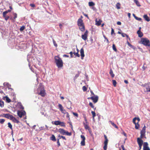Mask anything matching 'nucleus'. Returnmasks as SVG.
Masks as SVG:
<instances>
[{"label":"nucleus","instance_id":"5fc2aeb1","mask_svg":"<svg viewBox=\"0 0 150 150\" xmlns=\"http://www.w3.org/2000/svg\"><path fill=\"white\" fill-rule=\"evenodd\" d=\"M107 148V145H104L103 147V149L104 150H106Z\"/></svg>","mask_w":150,"mask_h":150},{"label":"nucleus","instance_id":"ddd939ff","mask_svg":"<svg viewBox=\"0 0 150 150\" xmlns=\"http://www.w3.org/2000/svg\"><path fill=\"white\" fill-rule=\"evenodd\" d=\"M77 24L78 26L84 25L83 21L81 19H79L77 21Z\"/></svg>","mask_w":150,"mask_h":150},{"label":"nucleus","instance_id":"e433bc0d","mask_svg":"<svg viewBox=\"0 0 150 150\" xmlns=\"http://www.w3.org/2000/svg\"><path fill=\"white\" fill-rule=\"evenodd\" d=\"M52 41H53V42L54 45L56 47H57V45L55 41L54 40V39H53Z\"/></svg>","mask_w":150,"mask_h":150},{"label":"nucleus","instance_id":"2f4dec72","mask_svg":"<svg viewBox=\"0 0 150 150\" xmlns=\"http://www.w3.org/2000/svg\"><path fill=\"white\" fill-rule=\"evenodd\" d=\"M8 127L11 129V130H12V126L11 125V123L10 122H8Z\"/></svg>","mask_w":150,"mask_h":150},{"label":"nucleus","instance_id":"f257e3e1","mask_svg":"<svg viewBox=\"0 0 150 150\" xmlns=\"http://www.w3.org/2000/svg\"><path fill=\"white\" fill-rule=\"evenodd\" d=\"M55 62L58 68H61L63 66V62L62 59L58 56H56L54 57Z\"/></svg>","mask_w":150,"mask_h":150},{"label":"nucleus","instance_id":"39448f33","mask_svg":"<svg viewBox=\"0 0 150 150\" xmlns=\"http://www.w3.org/2000/svg\"><path fill=\"white\" fill-rule=\"evenodd\" d=\"M150 84V83H145L144 84H143L142 85V86L143 87H144L146 88L147 92H149V90L150 89V87L149 86Z\"/></svg>","mask_w":150,"mask_h":150},{"label":"nucleus","instance_id":"a878e982","mask_svg":"<svg viewBox=\"0 0 150 150\" xmlns=\"http://www.w3.org/2000/svg\"><path fill=\"white\" fill-rule=\"evenodd\" d=\"M134 2L138 6H141L139 2L137 0H134Z\"/></svg>","mask_w":150,"mask_h":150},{"label":"nucleus","instance_id":"423d86ee","mask_svg":"<svg viewBox=\"0 0 150 150\" xmlns=\"http://www.w3.org/2000/svg\"><path fill=\"white\" fill-rule=\"evenodd\" d=\"M25 112L24 111H18L17 114L19 117L21 118L22 116L24 115L25 114Z\"/></svg>","mask_w":150,"mask_h":150},{"label":"nucleus","instance_id":"5701e85b","mask_svg":"<svg viewBox=\"0 0 150 150\" xmlns=\"http://www.w3.org/2000/svg\"><path fill=\"white\" fill-rule=\"evenodd\" d=\"M143 17L145 20L148 22L150 21V19L147 15H144L143 16Z\"/></svg>","mask_w":150,"mask_h":150},{"label":"nucleus","instance_id":"864d4df0","mask_svg":"<svg viewBox=\"0 0 150 150\" xmlns=\"http://www.w3.org/2000/svg\"><path fill=\"white\" fill-rule=\"evenodd\" d=\"M57 144L58 147H59L60 145V142H59V139H57Z\"/></svg>","mask_w":150,"mask_h":150},{"label":"nucleus","instance_id":"7ed1b4c3","mask_svg":"<svg viewBox=\"0 0 150 150\" xmlns=\"http://www.w3.org/2000/svg\"><path fill=\"white\" fill-rule=\"evenodd\" d=\"M59 132L63 135H66L67 136H71V133L69 132L68 131L62 129H59Z\"/></svg>","mask_w":150,"mask_h":150},{"label":"nucleus","instance_id":"aec40b11","mask_svg":"<svg viewBox=\"0 0 150 150\" xmlns=\"http://www.w3.org/2000/svg\"><path fill=\"white\" fill-rule=\"evenodd\" d=\"M52 123L53 124H54L55 125H60V123H61V122L59 121H56L54 122H52Z\"/></svg>","mask_w":150,"mask_h":150},{"label":"nucleus","instance_id":"a211bd4d","mask_svg":"<svg viewBox=\"0 0 150 150\" xmlns=\"http://www.w3.org/2000/svg\"><path fill=\"white\" fill-rule=\"evenodd\" d=\"M11 120H12L14 122L16 123H18L19 122V121L18 120H17L16 118L14 117L13 116Z\"/></svg>","mask_w":150,"mask_h":150},{"label":"nucleus","instance_id":"de8ad7c7","mask_svg":"<svg viewBox=\"0 0 150 150\" xmlns=\"http://www.w3.org/2000/svg\"><path fill=\"white\" fill-rule=\"evenodd\" d=\"M59 138H62L63 139H64L65 140H66V138H65V137H64L63 136H60V135H59Z\"/></svg>","mask_w":150,"mask_h":150},{"label":"nucleus","instance_id":"6e6552de","mask_svg":"<svg viewBox=\"0 0 150 150\" xmlns=\"http://www.w3.org/2000/svg\"><path fill=\"white\" fill-rule=\"evenodd\" d=\"M88 31L86 30L83 35H82L81 36V38L83 39L84 40H86L87 39V34Z\"/></svg>","mask_w":150,"mask_h":150},{"label":"nucleus","instance_id":"9d476101","mask_svg":"<svg viewBox=\"0 0 150 150\" xmlns=\"http://www.w3.org/2000/svg\"><path fill=\"white\" fill-rule=\"evenodd\" d=\"M143 150H150L147 142H144L143 145Z\"/></svg>","mask_w":150,"mask_h":150},{"label":"nucleus","instance_id":"09e8293b","mask_svg":"<svg viewBox=\"0 0 150 150\" xmlns=\"http://www.w3.org/2000/svg\"><path fill=\"white\" fill-rule=\"evenodd\" d=\"M60 125L64 127L65 126V124L64 122H61V123H60V125Z\"/></svg>","mask_w":150,"mask_h":150},{"label":"nucleus","instance_id":"37998d69","mask_svg":"<svg viewBox=\"0 0 150 150\" xmlns=\"http://www.w3.org/2000/svg\"><path fill=\"white\" fill-rule=\"evenodd\" d=\"M11 11L10 10H8L7 11H5L3 12V14L5 15V14H7L8 12H10Z\"/></svg>","mask_w":150,"mask_h":150},{"label":"nucleus","instance_id":"3c124183","mask_svg":"<svg viewBox=\"0 0 150 150\" xmlns=\"http://www.w3.org/2000/svg\"><path fill=\"white\" fill-rule=\"evenodd\" d=\"M136 119L137 117H135L133 120V122L134 124L137 123V122H135L136 120Z\"/></svg>","mask_w":150,"mask_h":150},{"label":"nucleus","instance_id":"f8f14e48","mask_svg":"<svg viewBox=\"0 0 150 150\" xmlns=\"http://www.w3.org/2000/svg\"><path fill=\"white\" fill-rule=\"evenodd\" d=\"M96 22V25L97 26H99L101 24V23L102 22V21L101 19H99L98 21V19L96 18L95 20Z\"/></svg>","mask_w":150,"mask_h":150},{"label":"nucleus","instance_id":"473e14b6","mask_svg":"<svg viewBox=\"0 0 150 150\" xmlns=\"http://www.w3.org/2000/svg\"><path fill=\"white\" fill-rule=\"evenodd\" d=\"M89 105L92 108H94V110L96 109V108H94V106L92 103L90 102L89 103Z\"/></svg>","mask_w":150,"mask_h":150},{"label":"nucleus","instance_id":"bb28decb","mask_svg":"<svg viewBox=\"0 0 150 150\" xmlns=\"http://www.w3.org/2000/svg\"><path fill=\"white\" fill-rule=\"evenodd\" d=\"M6 14H5V15H4L3 14V17L5 18V19L7 21L9 18V16H6Z\"/></svg>","mask_w":150,"mask_h":150},{"label":"nucleus","instance_id":"2eb2a0df","mask_svg":"<svg viewBox=\"0 0 150 150\" xmlns=\"http://www.w3.org/2000/svg\"><path fill=\"white\" fill-rule=\"evenodd\" d=\"M84 50L83 48H81L80 50V53H81V59H83L84 57Z\"/></svg>","mask_w":150,"mask_h":150},{"label":"nucleus","instance_id":"8fccbe9b","mask_svg":"<svg viewBox=\"0 0 150 150\" xmlns=\"http://www.w3.org/2000/svg\"><path fill=\"white\" fill-rule=\"evenodd\" d=\"M108 140H105L104 142V145H107L108 143Z\"/></svg>","mask_w":150,"mask_h":150},{"label":"nucleus","instance_id":"dca6fc26","mask_svg":"<svg viewBox=\"0 0 150 150\" xmlns=\"http://www.w3.org/2000/svg\"><path fill=\"white\" fill-rule=\"evenodd\" d=\"M3 99L4 100H6V102L8 103H9L11 102V99L7 96H6L3 97Z\"/></svg>","mask_w":150,"mask_h":150},{"label":"nucleus","instance_id":"49530a36","mask_svg":"<svg viewBox=\"0 0 150 150\" xmlns=\"http://www.w3.org/2000/svg\"><path fill=\"white\" fill-rule=\"evenodd\" d=\"M13 15L14 16V18L15 19L17 17V14L16 13H14Z\"/></svg>","mask_w":150,"mask_h":150},{"label":"nucleus","instance_id":"a18cd8bd","mask_svg":"<svg viewBox=\"0 0 150 150\" xmlns=\"http://www.w3.org/2000/svg\"><path fill=\"white\" fill-rule=\"evenodd\" d=\"M25 28V27L24 26H21L20 29V30L21 31H23Z\"/></svg>","mask_w":150,"mask_h":150},{"label":"nucleus","instance_id":"f704fd0d","mask_svg":"<svg viewBox=\"0 0 150 150\" xmlns=\"http://www.w3.org/2000/svg\"><path fill=\"white\" fill-rule=\"evenodd\" d=\"M143 138H146V137H145V134H141L140 138L142 139Z\"/></svg>","mask_w":150,"mask_h":150},{"label":"nucleus","instance_id":"ea45409f","mask_svg":"<svg viewBox=\"0 0 150 150\" xmlns=\"http://www.w3.org/2000/svg\"><path fill=\"white\" fill-rule=\"evenodd\" d=\"M135 125V128L136 129H138L139 127V125L138 124V123L137 124L136 123L135 124H134Z\"/></svg>","mask_w":150,"mask_h":150},{"label":"nucleus","instance_id":"f03ea898","mask_svg":"<svg viewBox=\"0 0 150 150\" xmlns=\"http://www.w3.org/2000/svg\"><path fill=\"white\" fill-rule=\"evenodd\" d=\"M140 43L146 46H150V42L149 40L146 38H141Z\"/></svg>","mask_w":150,"mask_h":150},{"label":"nucleus","instance_id":"680f3d73","mask_svg":"<svg viewBox=\"0 0 150 150\" xmlns=\"http://www.w3.org/2000/svg\"><path fill=\"white\" fill-rule=\"evenodd\" d=\"M145 132H146V131L142 130L141 131L140 134H145Z\"/></svg>","mask_w":150,"mask_h":150},{"label":"nucleus","instance_id":"6ab92c4d","mask_svg":"<svg viewBox=\"0 0 150 150\" xmlns=\"http://www.w3.org/2000/svg\"><path fill=\"white\" fill-rule=\"evenodd\" d=\"M79 27V28L80 30L82 31L83 32L85 30V26L84 25H81V26H78Z\"/></svg>","mask_w":150,"mask_h":150},{"label":"nucleus","instance_id":"c9c22d12","mask_svg":"<svg viewBox=\"0 0 150 150\" xmlns=\"http://www.w3.org/2000/svg\"><path fill=\"white\" fill-rule=\"evenodd\" d=\"M112 49L113 50L115 51L116 52L117 51V50L116 48V47L115 46V45L114 44H113L112 45Z\"/></svg>","mask_w":150,"mask_h":150},{"label":"nucleus","instance_id":"1a4fd4ad","mask_svg":"<svg viewBox=\"0 0 150 150\" xmlns=\"http://www.w3.org/2000/svg\"><path fill=\"white\" fill-rule=\"evenodd\" d=\"M81 137L82 139V140L81 141V146H84L85 145V137L83 135H81Z\"/></svg>","mask_w":150,"mask_h":150},{"label":"nucleus","instance_id":"6e6d98bb","mask_svg":"<svg viewBox=\"0 0 150 150\" xmlns=\"http://www.w3.org/2000/svg\"><path fill=\"white\" fill-rule=\"evenodd\" d=\"M73 114L76 117H78V115L77 113L73 112Z\"/></svg>","mask_w":150,"mask_h":150},{"label":"nucleus","instance_id":"4be33fe9","mask_svg":"<svg viewBox=\"0 0 150 150\" xmlns=\"http://www.w3.org/2000/svg\"><path fill=\"white\" fill-rule=\"evenodd\" d=\"M137 33L138 35V36L139 37L141 38L143 36V34L142 32L141 31L138 30Z\"/></svg>","mask_w":150,"mask_h":150},{"label":"nucleus","instance_id":"20e7f679","mask_svg":"<svg viewBox=\"0 0 150 150\" xmlns=\"http://www.w3.org/2000/svg\"><path fill=\"white\" fill-rule=\"evenodd\" d=\"M88 99H91L94 103H96L98 101V96H95L88 98Z\"/></svg>","mask_w":150,"mask_h":150},{"label":"nucleus","instance_id":"58836bf2","mask_svg":"<svg viewBox=\"0 0 150 150\" xmlns=\"http://www.w3.org/2000/svg\"><path fill=\"white\" fill-rule=\"evenodd\" d=\"M91 113L93 117H95L96 116V114L95 112L93 111H92L91 112Z\"/></svg>","mask_w":150,"mask_h":150},{"label":"nucleus","instance_id":"13d9d810","mask_svg":"<svg viewBox=\"0 0 150 150\" xmlns=\"http://www.w3.org/2000/svg\"><path fill=\"white\" fill-rule=\"evenodd\" d=\"M142 130L146 131V126L145 125L143 127Z\"/></svg>","mask_w":150,"mask_h":150},{"label":"nucleus","instance_id":"f3484780","mask_svg":"<svg viewBox=\"0 0 150 150\" xmlns=\"http://www.w3.org/2000/svg\"><path fill=\"white\" fill-rule=\"evenodd\" d=\"M137 142L138 144L142 145L143 144V141L139 138H137Z\"/></svg>","mask_w":150,"mask_h":150},{"label":"nucleus","instance_id":"e2e57ef3","mask_svg":"<svg viewBox=\"0 0 150 150\" xmlns=\"http://www.w3.org/2000/svg\"><path fill=\"white\" fill-rule=\"evenodd\" d=\"M83 15H84V16H85L88 19H89V17H88V15L87 14H85V13H84L83 14Z\"/></svg>","mask_w":150,"mask_h":150},{"label":"nucleus","instance_id":"9b49d317","mask_svg":"<svg viewBox=\"0 0 150 150\" xmlns=\"http://www.w3.org/2000/svg\"><path fill=\"white\" fill-rule=\"evenodd\" d=\"M45 91L44 89L41 90L40 92L38 93L39 95L43 97L45 96Z\"/></svg>","mask_w":150,"mask_h":150},{"label":"nucleus","instance_id":"412c9836","mask_svg":"<svg viewBox=\"0 0 150 150\" xmlns=\"http://www.w3.org/2000/svg\"><path fill=\"white\" fill-rule=\"evenodd\" d=\"M83 124L84 126L85 127V128L86 129H89V127L88 126V122H87V123H86V122H83Z\"/></svg>","mask_w":150,"mask_h":150},{"label":"nucleus","instance_id":"cd10ccee","mask_svg":"<svg viewBox=\"0 0 150 150\" xmlns=\"http://www.w3.org/2000/svg\"><path fill=\"white\" fill-rule=\"evenodd\" d=\"M4 102L1 100H0V106L1 107L4 106Z\"/></svg>","mask_w":150,"mask_h":150},{"label":"nucleus","instance_id":"b1692460","mask_svg":"<svg viewBox=\"0 0 150 150\" xmlns=\"http://www.w3.org/2000/svg\"><path fill=\"white\" fill-rule=\"evenodd\" d=\"M50 140L54 142H55L56 141L55 137L54 135L53 134L52 135L51 137H50Z\"/></svg>","mask_w":150,"mask_h":150},{"label":"nucleus","instance_id":"4468645a","mask_svg":"<svg viewBox=\"0 0 150 150\" xmlns=\"http://www.w3.org/2000/svg\"><path fill=\"white\" fill-rule=\"evenodd\" d=\"M4 117L8 119H10V120H11L12 117L13 116L12 115H10L9 114H4Z\"/></svg>","mask_w":150,"mask_h":150},{"label":"nucleus","instance_id":"603ef678","mask_svg":"<svg viewBox=\"0 0 150 150\" xmlns=\"http://www.w3.org/2000/svg\"><path fill=\"white\" fill-rule=\"evenodd\" d=\"M103 37H104V38L106 40L107 43H109V42L108 39H107V38L105 35H104Z\"/></svg>","mask_w":150,"mask_h":150},{"label":"nucleus","instance_id":"052dcab7","mask_svg":"<svg viewBox=\"0 0 150 150\" xmlns=\"http://www.w3.org/2000/svg\"><path fill=\"white\" fill-rule=\"evenodd\" d=\"M136 120H137V124L138 123L139 121H140V119L139 117H138V118L137 117Z\"/></svg>","mask_w":150,"mask_h":150},{"label":"nucleus","instance_id":"c756f323","mask_svg":"<svg viewBox=\"0 0 150 150\" xmlns=\"http://www.w3.org/2000/svg\"><path fill=\"white\" fill-rule=\"evenodd\" d=\"M120 4L119 3H117L116 4V7L118 9H120Z\"/></svg>","mask_w":150,"mask_h":150},{"label":"nucleus","instance_id":"7c9ffc66","mask_svg":"<svg viewBox=\"0 0 150 150\" xmlns=\"http://www.w3.org/2000/svg\"><path fill=\"white\" fill-rule=\"evenodd\" d=\"M89 6H94L95 5V4L93 2L91 1L89 2L88 3Z\"/></svg>","mask_w":150,"mask_h":150},{"label":"nucleus","instance_id":"c03bdc74","mask_svg":"<svg viewBox=\"0 0 150 150\" xmlns=\"http://www.w3.org/2000/svg\"><path fill=\"white\" fill-rule=\"evenodd\" d=\"M74 55L76 56H77L78 57H80V55L79 54L78 52L76 53L74 52Z\"/></svg>","mask_w":150,"mask_h":150},{"label":"nucleus","instance_id":"0e129e2a","mask_svg":"<svg viewBox=\"0 0 150 150\" xmlns=\"http://www.w3.org/2000/svg\"><path fill=\"white\" fill-rule=\"evenodd\" d=\"M114 33V29L112 28H111V34L112 35Z\"/></svg>","mask_w":150,"mask_h":150},{"label":"nucleus","instance_id":"393cba45","mask_svg":"<svg viewBox=\"0 0 150 150\" xmlns=\"http://www.w3.org/2000/svg\"><path fill=\"white\" fill-rule=\"evenodd\" d=\"M109 74L112 77H114L115 75L113 73V71L111 69L110 70Z\"/></svg>","mask_w":150,"mask_h":150},{"label":"nucleus","instance_id":"0eeeda50","mask_svg":"<svg viewBox=\"0 0 150 150\" xmlns=\"http://www.w3.org/2000/svg\"><path fill=\"white\" fill-rule=\"evenodd\" d=\"M58 107H59V108L60 110V111L62 112V113L64 114H66V112H66L65 110L64 109V108L62 106V105L61 104H59L58 105Z\"/></svg>","mask_w":150,"mask_h":150},{"label":"nucleus","instance_id":"69168bd1","mask_svg":"<svg viewBox=\"0 0 150 150\" xmlns=\"http://www.w3.org/2000/svg\"><path fill=\"white\" fill-rule=\"evenodd\" d=\"M127 43L128 44V45L130 47H131L132 46V45L129 42L127 41Z\"/></svg>","mask_w":150,"mask_h":150},{"label":"nucleus","instance_id":"79ce46f5","mask_svg":"<svg viewBox=\"0 0 150 150\" xmlns=\"http://www.w3.org/2000/svg\"><path fill=\"white\" fill-rule=\"evenodd\" d=\"M82 89L83 91H86L87 90V88L85 86H84L83 87Z\"/></svg>","mask_w":150,"mask_h":150},{"label":"nucleus","instance_id":"774afa93","mask_svg":"<svg viewBox=\"0 0 150 150\" xmlns=\"http://www.w3.org/2000/svg\"><path fill=\"white\" fill-rule=\"evenodd\" d=\"M84 120L85 121V122H86V123H87V119H86V116H84Z\"/></svg>","mask_w":150,"mask_h":150},{"label":"nucleus","instance_id":"bf43d9fd","mask_svg":"<svg viewBox=\"0 0 150 150\" xmlns=\"http://www.w3.org/2000/svg\"><path fill=\"white\" fill-rule=\"evenodd\" d=\"M30 6H31V7H34L35 6V5L34 4H30Z\"/></svg>","mask_w":150,"mask_h":150},{"label":"nucleus","instance_id":"338daca9","mask_svg":"<svg viewBox=\"0 0 150 150\" xmlns=\"http://www.w3.org/2000/svg\"><path fill=\"white\" fill-rule=\"evenodd\" d=\"M65 114H67V117L68 118H69V115L68 113V112H67Z\"/></svg>","mask_w":150,"mask_h":150},{"label":"nucleus","instance_id":"c85d7f7f","mask_svg":"<svg viewBox=\"0 0 150 150\" xmlns=\"http://www.w3.org/2000/svg\"><path fill=\"white\" fill-rule=\"evenodd\" d=\"M109 122H110L111 123V124L114 127L116 128H118L117 126L114 123H113L111 121H109Z\"/></svg>","mask_w":150,"mask_h":150},{"label":"nucleus","instance_id":"a19ab883","mask_svg":"<svg viewBox=\"0 0 150 150\" xmlns=\"http://www.w3.org/2000/svg\"><path fill=\"white\" fill-rule=\"evenodd\" d=\"M135 18L136 20L139 21H141L142 20V18H141L138 17L137 16H135Z\"/></svg>","mask_w":150,"mask_h":150},{"label":"nucleus","instance_id":"72a5a7b5","mask_svg":"<svg viewBox=\"0 0 150 150\" xmlns=\"http://www.w3.org/2000/svg\"><path fill=\"white\" fill-rule=\"evenodd\" d=\"M113 84L114 87H115L117 84V82L115 80H112Z\"/></svg>","mask_w":150,"mask_h":150},{"label":"nucleus","instance_id":"4c0bfd02","mask_svg":"<svg viewBox=\"0 0 150 150\" xmlns=\"http://www.w3.org/2000/svg\"><path fill=\"white\" fill-rule=\"evenodd\" d=\"M5 121V120L4 119H0V123L1 124H3Z\"/></svg>","mask_w":150,"mask_h":150},{"label":"nucleus","instance_id":"4d7b16f0","mask_svg":"<svg viewBox=\"0 0 150 150\" xmlns=\"http://www.w3.org/2000/svg\"><path fill=\"white\" fill-rule=\"evenodd\" d=\"M126 34L122 33L121 35L123 37H125L126 36Z\"/></svg>","mask_w":150,"mask_h":150}]
</instances>
